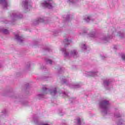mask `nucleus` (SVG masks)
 Instances as JSON below:
<instances>
[{
  "label": "nucleus",
  "instance_id": "1",
  "mask_svg": "<svg viewBox=\"0 0 125 125\" xmlns=\"http://www.w3.org/2000/svg\"><path fill=\"white\" fill-rule=\"evenodd\" d=\"M48 92H49L51 95H55L57 94V88L56 87H53L49 90L46 87H43L42 88V94H39L38 95V98L39 99L43 98V96L45 95V94H47Z\"/></svg>",
  "mask_w": 125,
  "mask_h": 125
},
{
  "label": "nucleus",
  "instance_id": "2",
  "mask_svg": "<svg viewBox=\"0 0 125 125\" xmlns=\"http://www.w3.org/2000/svg\"><path fill=\"white\" fill-rule=\"evenodd\" d=\"M99 106L102 109V112L104 115H107L110 110V103L107 100L101 101L99 103Z\"/></svg>",
  "mask_w": 125,
  "mask_h": 125
},
{
  "label": "nucleus",
  "instance_id": "3",
  "mask_svg": "<svg viewBox=\"0 0 125 125\" xmlns=\"http://www.w3.org/2000/svg\"><path fill=\"white\" fill-rule=\"evenodd\" d=\"M51 2H52V0H47L46 1H45L44 2V6H45V7H47V8H52Z\"/></svg>",
  "mask_w": 125,
  "mask_h": 125
},
{
  "label": "nucleus",
  "instance_id": "4",
  "mask_svg": "<svg viewBox=\"0 0 125 125\" xmlns=\"http://www.w3.org/2000/svg\"><path fill=\"white\" fill-rule=\"evenodd\" d=\"M76 124L77 125H83L84 122L83 121V117H78L76 119Z\"/></svg>",
  "mask_w": 125,
  "mask_h": 125
},
{
  "label": "nucleus",
  "instance_id": "5",
  "mask_svg": "<svg viewBox=\"0 0 125 125\" xmlns=\"http://www.w3.org/2000/svg\"><path fill=\"white\" fill-rule=\"evenodd\" d=\"M103 85H104V87L106 88V89H108V86L110 85V81L109 80L106 79L104 81Z\"/></svg>",
  "mask_w": 125,
  "mask_h": 125
},
{
  "label": "nucleus",
  "instance_id": "6",
  "mask_svg": "<svg viewBox=\"0 0 125 125\" xmlns=\"http://www.w3.org/2000/svg\"><path fill=\"white\" fill-rule=\"evenodd\" d=\"M70 87H71V88H79V87H81V85L79 84L71 85Z\"/></svg>",
  "mask_w": 125,
  "mask_h": 125
},
{
  "label": "nucleus",
  "instance_id": "7",
  "mask_svg": "<svg viewBox=\"0 0 125 125\" xmlns=\"http://www.w3.org/2000/svg\"><path fill=\"white\" fill-rule=\"evenodd\" d=\"M123 122L122 120H119L117 122V125H124Z\"/></svg>",
  "mask_w": 125,
  "mask_h": 125
},
{
  "label": "nucleus",
  "instance_id": "8",
  "mask_svg": "<svg viewBox=\"0 0 125 125\" xmlns=\"http://www.w3.org/2000/svg\"><path fill=\"white\" fill-rule=\"evenodd\" d=\"M114 116L115 117V118H120V117H122V115L120 114V113H115Z\"/></svg>",
  "mask_w": 125,
  "mask_h": 125
},
{
  "label": "nucleus",
  "instance_id": "9",
  "mask_svg": "<svg viewBox=\"0 0 125 125\" xmlns=\"http://www.w3.org/2000/svg\"><path fill=\"white\" fill-rule=\"evenodd\" d=\"M70 54L71 55L74 56L75 55H77V52H76V50H73V51L71 52Z\"/></svg>",
  "mask_w": 125,
  "mask_h": 125
},
{
  "label": "nucleus",
  "instance_id": "10",
  "mask_svg": "<svg viewBox=\"0 0 125 125\" xmlns=\"http://www.w3.org/2000/svg\"><path fill=\"white\" fill-rule=\"evenodd\" d=\"M64 42L65 43H66V44H67V45L68 44H70V42H69V41L68 40H67V39H65L64 40Z\"/></svg>",
  "mask_w": 125,
  "mask_h": 125
},
{
  "label": "nucleus",
  "instance_id": "11",
  "mask_svg": "<svg viewBox=\"0 0 125 125\" xmlns=\"http://www.w3.org/2000/svg\"><path fill=\"white\" fill-rule=\"evenodd\" d=\"M38 117L33 118V120H34V123H38Z\"/></svg>",
  "mask_w": 125,
  "mask_h": 125
},
{
  "label": "nucleus",
  "instance_id": "12",
  "mask_svg": "<svg viewBox=\"0 0 125 125\" xmlns=\"http://www.w3.org/2000/svg\"><path fill=\"white\" fill-rule=\"evenodd\" d=\"M47 63H48V64H52V61L50 60H47Z\"/></svg>",
  "mask_w": 125,
  "mask_h": 125
},
{
  "label": "nucleus",
  "instance_id": "13",
  "mask_svg": "<svg viewBox=\"0 0 125 125\" xmlns=\"http://www.w3.org/2000/svg\"><path fill=\"white\" fill-rule=\"evenodd\" d=\"M4 34H8V30L5 29L3 30Z\"/></svg>",
  "mask_w": 125,
  "mask_h": 125
},
{
  "label": "nucleus",
  "instance_id": "14",
  "mask_svg": "<svg viewBox=\"0 0 125 125\" xmlns=\"http://www.w3.org/2000/svg\"><path fill=\"white\" fill-rule=\"evenodd\" d=\"M2 114H6V110L5 109H3L2 111H1Z\"/></svg>",
  "mask_w": 125,
  "mask_h": 125
},
{
  "label": "nucleus",
  "instance_id": "15",
  "mask_svg": "<svg viewBox=\"0 0 125 125\" xmlns=\"http://www.w3.org/2000/svg\"><path fill=\"white\" fill-rule=\"evenodd\" d=\"M59 114L60 115V116H63L64 115V113H62V111H60V112H59Z\"/></svg>",
  "mask_w": 125,
  "mask_h": 125
},
{
  "label": "nucleus",
  "instance_id": "16",
  "mask_svg": "<svg viewBox=\"0 0 125 125\" xmlns=\"http://www.w3.org/2000/svg\"><path fill=\"white\" fill-rule=\"evenodd\" d=\"M62 83H67V81H66V79H64L62 81Z\"/></svg>",
  "mask_w": 125,
  "mask_h": 125
},
{
  "label": "nucleus",
  "instance_id": "17",
  "mask_svg": "<svg viewBox=\"0 0 125 125\" xmlns=\"http://www.w3.org/2000/svg\"><path fill=\"white\" fill-rule=\"evenodd\" d=\"M16 39L19 40V39H20V37H19L18 35H16Z\"/></svg>",
  "mask_w": 125,
  "mask_h": 125
},
{
  "label": "nucleus",
  "instance_id": "18",
  "mask_svg": "<svg viewBox=\"0 0 125 125\" xmlns=\"http://www.w3.org/2000/svg\"><path fill=\"white\" fill-rule=\"evenodd\" d=\"M122 59L125 60V55H122Z\"/></svg>",
  "mask_w": 125,
  "mask_h": 125
},
{
  "label": "nucleus",
  "instance_id": "19",
  "mask_svg": "<svg viewBox=\"0 0 125 125\" xmlns=\"http://www.w3.org/2000/svg\"><path fill=\"white\" fill-rule=\"evenodd\" d=\"M28 4V2H25V6H26Z\"/></svg>",
  "mask_w": 125,
  "mask_h": 125
},
{
  "label": "nucleus",
  "instance_id": "20",
  "mask_svg": "<svg viewBox=\"0 0 125 125\" xmlns=\"http://www.w3.org/2000/svg\"><path fill=\"white\" fill-rule=\"evenodd\" d=\"M65 55L66 56H67L69 55V54H68V53H65Z\"/></svg>",
  "mask_w": 125,
  "mask_h": 125
},
{
  "label": "nucleus",
  "instance_id": "21",
  "mask_svg": "<svg viewBox=\"0 0 125 125\" xmlns=\"http://www.w3.org/2000/svg\"><path fill=\"white\" fill-rule=\"evenodd\" d=\"M89 19H90V17H87V20H89Z\"/></svg>",
  "mask_w": 125,
  "mask_h": 125
},
{
  "label": "nucleus",
  "instance_id": "22",
  "mask_svg": "<svg viewBox=\"0 0 125 125\" xmlns=\"http://www.w3.org/2000/svg\"><path fill=\"white\" fill-rule=\"evenodd\" d=\"M18 97V96H15L14 97V98H16V97Z\"/></svg>",
  "mask_w": 125,
  "mask_h": 125
},
{
  "label": "nucleus",
  "instance_id": "23",
  "mask_svg": "<svg viewBox=\"0 0 125 125\" xmlns=\"http://www.w3.org/2000/svg\"><path fill=\"white\" fill-rule=\"evenodd\" d=\"M22 104H23V105H25V102H23V103H22Z\"/></svg>",
  "mask_w": 125,
  "mask_h": 125
},
{
  "label": "nucleus",
  "instance_id": "24",
  "mask_svg": "<svg viewBox=\"0 0 125 125\" xmlns=\"http://www.w3.org/2000/svg\"><path fill=\"white\" fill-rule=\"evenodd\" d=\"M63 94H64V95H66V93L65 92L63 93Z\"/></svg>",
  "mask_w": 125,
  "mask_h": 125
},
{
  "label": "nucleus",
  "instance_id": "25",
  "mask_svg": "<svg viewBox=\"0 0 125 125\" xmlns=\"http://www.w3.org/2000/svg\"><path fill=\"white\" fill-rule=\"evenodd\" d=\"M0 1H3V0H0Z\"/></svg>",
  "mask_w": 125,
  "mask_h": 125
},
{
  "label": "nucleus",
  "instance_id": "26",
  "mask_svg": "<svg viewBox=\"0 0 125 125\" xmlns=\"http://www.w3.org/2000/svg\"><path fill=\"white\" fill-rule=\"evenodd\" d=\"M65 46H66V45H65Z\"/></svg>",
  "mask_w": 125,
  "mask_h": 125
}]
</instances>
